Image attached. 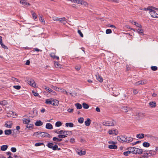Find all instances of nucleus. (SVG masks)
<instances>
[{"instance_id":"41","label":"nucleus","mask_w":158,"mask_h":158,"mask_svg":"<svg viewBox=\"0 0 158 158\" xmlns=\"http://www.w3.org/2000/svg\"><path fill=\"white\" fill-rule=\"evenodd\" d=\"M7 103V102L6 100L2 101L0 102V104L3 106L6 105Z\"/></svg>"},{"instance_id":"18","label":"nucleus","mask_w":158,"mask_h":158,"mask_svg":"<svg viewBox=\"0 0 158 158\" xmlns=\"http://www.w3.org/2000/svg\"><path fill=\"white\" fill-rule=\"evenodd\" d=\"M150 106L152 108L155 107L156 106V104L155 102H151L149 103Z\"/></svg>"},{"instance_id":"13","label":"nucleus","mask_w":158,"mask_h":158,"mask_svg":"<svg viewBox=\"0 0 158 158\" xmlns=\"http://www.w3.org/2000/svg\"><path fill=\"white\" fill-rule=\"evenodd\" d=\"M121 109L123 111H124V112L125 113H127L129 111H130L131 109L130 108L128 107H121Z\"/></svg>"},{"instance_id":"25","label":"nucleus","mask_w":158,"mask_h":158,"mask_svg":"<svg viewBox=\"0 0 158 158\" xmlns=\"http://www.w3.org/2000/svg\"><path fill=\"white\" fill-rule=\"evenodd\" d=\"M8 147V146L7 145H3L1 147V150L2 151H5L7 149Z\"/></svg>"},{"instance_id":"61","label":"nucleus","mask_w":158,"mask_h":158,"mask_svg":"<svg viewBox=\"0 0 158 158\" xmlns=\"http://www.w3.org/2000/svg\"><path fill=\"white\" fill-rule=\"evenodd\" d=\"M32 93L35 96H37L39 95L38 93L34 91H32Z\"/></svg>"},{"instance_id":"38","label":"nucleus","mask_w":158,"mask_h":158,"mask_svg":"<svg viewBox=\"0 0 158 158\" xmlns=\"http://www.w3.org/2000/svg\"><path fill=\"white\" fill-rule=\"evenodd\" d=\"M72 131H65V132L64 135H70L72 134Z\"/></svg>"},{"instance_id":"33","label":"nucleus","mask_w":158,"mask_h":158,"mask_svg":"<svg viewBox=\"0 0 158 158\" xmlns=\"http://www.w3.org/2000/svg\"><path fill=\"white\" fill-rule=\"evenodd\" d=\"M31 13L33 19H34L35 20L37 21V19L36 14L33 11L31 12Z\"/></svg>"},{"instance_id":"36","label":"nucleus","mask_w":158,"mask_h":158,"mask_svg":"<svg viewBox=\"0 0 158 158\" xmlns=\"http://www.w3.org/2000/svg\"><path fill=\"white\" fill-rule=\"evenodd\" d=\"M30 122H31L29 119H26L23 120V123L26 124V125L29 124Z\"/></svg>"},{"instance_id":"34","label":"nucleus","mask_w":158,"mask_h":158,"mask_svg":"<svg viewBox=\"0 0 158 158\" xmlns=\"http://www.w3.org/2000/svg\"><path fill=\"white\" fill-rule=\"evenodd\" d=\"M75 105L76 107L78 109H81L82 108V106L79 103H76Z\"/></svg>"},{"instance_id":"8","label":"nucleus","mask_w":158,"mask_h":158,"mask_svg":"<svg viewBox=\"0 0 158 158\" xmlns=\"http://www.w3.org/2000/svg\"><path fill=\"white\" fill-rule=\"evenodd\" d=\"M125 137L126 136L120 135L117 137V139L120 142H124V140L126 139Z\"/></svg>"},{"instance_id":"11","label":"nucleus","mask_w":158,"mask_h":158,"mask_svg":"<svg viewBox=\"0 0 158 158\" xmlns=\"http://www.w3.org/2000/svg\"><path fill=\"white\" fill-rule=\"evenodd\" d=\"M77 154L80 156L85 155L86 153V152L85 150L82 151L81 150H78L77 151Z\"/></svg>"},{"instance_id":"32","label":"nucleus","mask_w":158,"mask_h":158,"mask_svg":"<svg viewBox=\"0 0 158 158\" xmlns=\"http://www.w3.org/2000/svg\"><path fill=\"white\" fill-rule=\"evenodd\" d=\"M143 146L145 147L146 148H148L150 146V144L149 143L147 142H145L143 143Z\"/></svg>"},{"instance_id":"60","label":"nucleus","mask_w":158,"mask_h":158,"mask_svg":"<svg viewBox=\"0 0 158 158\" xmlns=\"http://www.w3.org/2000/svg\"><path fill=\"white\" fill-rule=\"evenodd\" d=\"M125 150H126L125 148L122 146L120 147L119 148V151H121L122 150L124 151Z\"/></svg>"},{"instance_id":"39","label":"nucleus","mask_w":158,"mask_h":158,"mask_svg":"<svg viewBox=\"0 0 158 158\" xmlns=\"http://www.w3.org/2000/svg\"><path fill=\"white\" fill-rule=\"evenodd\" d=\"M62 123L60 121H58L56 122L55 126L56 127H59L61 126Z\"/></svg>"},{"instance_id":"19","label":"nucleus","mask_w":158,"mask_h":158,"mask_svg":"<svg viewBox=\"0 0 158 158\" xmlns=\"http://www.w3.org/2000/svg\"><path fill=\"white\" fill-rule=\"evenodd\" d=\"M43 88L44 89L46 90L47 91L50 93L52 90V89L46 86L45 85H44L43 86Z\"/></svg>"},{"instance_id":"47","label":"nucleus","mask_w":158,"mask_h":158,"mask_svg":"<svg viewBox=\"0 0 158 158\" xmlns=\"http://www.w3.org/2000/svg\"><path fill=\"white\" fill-rule=\"evenodd\" d=\"M69 94L70 95L72 96H75L76 95V94L75 92H73L70 91L68 92Z\"/></svg>"},{"instance_id":"14","label":"nucleus","mask_w":158,"mask_h":158,"mask_svg":"<svg viewBox=\"0 0 158 158\" xmlns=\"http://www.w3.org/2000/svg\"><path fill=\"white\" fill-rule=\"evenodd\" d=\"M148 152L150 156L155 155L156 154V151L154 150H148Z\"/></svg>"},{"instance_id":"9","label":"nucleus","mask_w":158,"mask_h":158,"mask_svg":"<svg viewBox=\"0 0 158 158\" xmlns=\"http://www.w3.org/2000/svg\"><path fill=\"white\" fill-rule=\"evenodd\" d=\"M20 3L24 6H30L31 4L27 2L28 0H19Z\"/></svg>"},{"instance_id":"26","label":"nucleus","mask_w":158,"mask_h":158,"mask_svg":"<svg viewBox=\"0 0 158 158\" xmlns=\"http://www.w3.org/2000/svg\"><path fill=\"white\" fill-rule=\"evenodd\" d=\"M65 126L66 127H73L74 124L72 123H65Z\"/></svg>"},{"instance_id":"35","label":"nucleus","mask_w":158,"mask_h":158,"mask_svg":"<svg viewBox=\"0 0 158 158\" xmlns=\"http://www.w3.org/2000/svg\"><path fill=\"white\" fill-rule=\"evenodd\" d=\"M80 4L84 5V6H87L88 5V4L87 2L83 0H81V3Z\"/></svg>"},{"instance_id":"49","label":"nucleus","mask_w":158,"mask_h":158,"mask_svg":"<svg viewBox=\"0 0 158 158\" xmlns=\"http://www.w3.org/2000/svg\"><path fill=\"white\" fill-rule=\"evenodd\" d=\"M13 87L17 90H19L21 88V86L20 85H15L13 86Z\"/></svg>"},{"instance_id":"17","label":"nucleus","mask_w":158,"mask_h":158,"mask_svg":"<svg viewBox=\"0 0 158 158\" xmlns=\"http://www.w3.org/2000/svg\"><path fill=\"white\" fill-rule=\"evenodd\" d=\"M144 136V135L143 133L139 134L136 135V137L139 139H143Z\"/></svg>"},{"instance_id":"52","label":"nucleus","mask_w":158,"mask_h":158,"mask_svg":"<svg viewBox=\"0 0 158 158\" xmlns=\"http://www.w3.org/2000/svg\"><path fill=\"white\" fill-rule=\"evenodd\" d=\"M112 33V31L111 29H108L106 30V33L107 34H110Z\"/></svg>"},{"instance_id":"4","label":"nucleus","mask_w":158,"mask_h":158,"mask_svg":"<svg viewBox=\"0 0 158 158\" xmlns=\"http://www.w3.org/2000/svg\"><path fill=\"white\" fill-rule=\"evenodd\" d=\"M130 150H131V153L135 154H139L142 153V149L138 148L131 147Z\"/></svg>"},{"instance_id":"15","label":"nucleus","mask_w":158,"mask_h":158,"mask_svg":"<svg viewBox=\"0 0 158 158\" xmlns=\"http://www.w3.org/2000/svg\"><path fill=\"white\" fill-rule=\"evenodd\" d=\"M33 124L32 123H29L28 125H26V130H28L29 129H30L31 128H33Z\"/></svg>"},{"instance_id":"21","label":"nucleus","mask_w":158,"mask_h":158,"mask_svg":"<svg viewBox=\"0 0 158 158\" xmlns=\"http://www.w3.org/2000/svg\"><path fill=\"white\" fill-rule=\"evenodd\" d=\"M144 152L143 155L144 157L148 158V156H150L149 155L148 150H145L144 151Z\"/></svg>"},{"instance_id":"24","label":"nucleus","mask_w":158,"mask_h":158,"mask_svg":"<svg viewBox=\"0 0 158 158\" xmlns=\"http://www.w3.org/2000/svg\"><path fill=\"white\" fill-rule=\"evenodd\" d=\"M50 56L51 57L53 58H56L57 60L59 59V57L58 56H56L54 53H51L50 54Z\"/></svg>"},{"instance_id":"63","label":"nucleus","mask_w":158,"mask_h":158,"mask_svg":"<svg viewBox=\"0 0 158 158\" xmlns=\"http://www.w3.org/2000/svg\"><path fill=\"white\" fill-rule=\"evenodd\" d=\"M52 19H53V20L54 21H58L59 18H57V17H52Z\"/></svg>"},{"instance_id":"53","label":"nucleus","mask_w":158,"mask_h":158,"mask_svg":"<svg viewBox=\"0 0 158 158\" xmlns=\"http://www.w3.org/2000/svg\"><path fill=\"white\" fill-rule=\"evenodd\" d=\"M39 20L41 23H45V21L44 19H42L41 17H40L39 18Z\"/></svg>"},{"instance_id":"3","label":"nucleus","mask_w":158,"mask_h":158,"mask_svg":"<svg viewBox=\"0 0 158 158\" xmlns=\"http://www.w3.org/2000/svg\"><path fill=\"white\" fill-rule=\"evenodd\" d=\"M116 124V122L113 119L104 121L102 123V124L103 126L109 127L114 126Z\"/></svg>"},{"instance_id":"5","label":"nucleus","mask_w":158,"mask_h":158,"mask_svg":"<svg viewBox=\"0 0 158 158\" xmlns=\"http://www.w3.org/2000/svg\"><path fill=\"white\" fill-rule=\"evenodd\" d=\"M157 10V9H155L154 7H151L149 11V12L152 16L153 18H156L157 17V14L155 10Z\"/></svg>"},{"instance_id":"64","label":"nucleus","mask_w":158,"mask_h":158,"mask_svg":"<svg viewBox=\"0 0 158 158\" xmlns=\"http://www.w3.org/2000/svg\"><path fill=\"white\" fill-rule=\"evenodd\" d=\"M50 93L51 94L55 96L56 95V92L54 91L53 90H52V91Z\"/></svg>"},{"instance_id":"54","label":"nucleus","mask_w":158,"mask_h":158,"mask_svg":"<svg viewBox=\"0 0 158 158\" xmlns=\"http://www.w3.org/2000/svg\"><path fill=\"white\" fill-rule=\"evenodd\" d=\"M11 151L12 152H15L16 151V149L15 148L12 147L11 148Z\"/></svg>"},{"instance_id":"1","label":"nucleus","mask_w":158,"mask_h":158,"mask_svg":"<svg viewBox=\"0 0 158 158\" xmlns=\"http://www.w3.org/2000/svg\"><path fill=\"white\" fill-rule=\"evenodd\" d=\"M33 136H35L36 137L39 138H41L44 137H50V135L49 134L44 132L41 131H38L34 133Z\"/></svg>"},{"instance_id":"56","label":"nucleus","mask_w":158,"mask_h":158,"mask_svg":"<svg viewBox=\"0 0 158 158\" xmlns=\"http://www.w3.org/2000/svg\"><path fill=\"white\" fill-rule=\"evenodd\" d=\"M78 33L80 35L81 37H83V35L80 30H78Z\"/></svg>"},{"instance_id":"62","label":"nucleus","mask_w":158,"mask_h":158,"mask_svg":"<svg viewBox=\"0 0 158 158\" xmlns=\"http://www.w3.org/2000/svg\"><path fill=\"white\" fill-rule=\"evenodd\" d=\"M133 92L134 94H136L138 93V91L137 89H134Z\"/></svg>"},{"instance_id":"31","label":"nucleus","mask_w":158,"mask_h":158,"mask_svg":"<svg viewBox=\"0 0 158 158\" xmlns=\"http://www.w3.org/2000/svg\"><path fill=\"white\" fill-rule=\"evenodd\" d=\"M11 133L12 131L10 129L6 130L5 131V134L6 135H9L11 134Z\"/></svg>"},{"instance_id":"6","label":"nucleus","mask_w":158,"mask_h":158,"mask_svg":"<svg viewBox=\"0 0 158 158\" xmlns=\"http://www.w3.org/2000/svg\"><path fill=\"white\" fill-rule=\"evenodd\" d=\"M108 133L110 135H116L118 134V132L117 130L112 129L109 131Z\"/></svg>"},{"instance_id":"42","label":"nucleus","mask_w":158,"mask_h":158,"mask_svg":"<svg viewBox=\"0 0 158 158\" xmlns=\"http://www.w3.org/2000/svg\"><path fill=\"white\" fill-rule=\"evenodd\" d=\"M65 20H66V19L65 17H63L62 18H59L58 21H59L60 22L62 23L63 22H65Z\"/></svg>"},{"instance_id":"43","label":"nucleus","mask_w":158,"mask_h":158,"mask_svg":"<svg viewBox=\"0 0 158 158\" xmlns=\"http://www.w3.org/2000/svg\"><path fill=\"white\" fill-rule=\"evenodd\" d=\"M83 107L85 109H87L89 108V105L86 103H84L82 104Z\"/></svg>"},{"instance_id":"44","label":"nucleus","mask_w":158,"mask_h":158,"mask_svg":"<svg viewBox=\"0 0 158 158\" xmlns=\"http://www.w3.org/2000/svg\"><path fill=\"white\" fill-rule=\"evenodd\" d=\"M131 153V150L125 152H123V154L126 156H127Z\"/></svg>"},{"instance_id":"16","label":"nucleus","mask_w":158,"mask_h":158,"mask_svg":"<svg viewBox=\"0 0 158 158\" xmlns=\"http://www.w3.org/2000/svg\"><path fill=\"white\" fill-rule=\"evenodd\" d=\"M97 79L100 82H102L103 81V79L102 77L99 75H96Z\"/></svg>"},{"instance_id":"59","label":"nucleus","mask_w":158,"mask_h":158,"mask_svg":"<svg viewBox=\"0 0 158 158\" xmlns=\"http://www.w3.org/2000/svg\"><path fill=\"white\" fill-rule=\"evenodd\" d=\"M58 89L59 90V91L60 90V92L63 93L64 92V91L65 90L64 89L62 88H58Z\"/></svg>"},{"instance_id":"29","label":"nucleus","mask_w":158,"mask_h":158,"mask_svg":"<svg viewBox=\"0 0 158 158\" xmlns=\"http://www.w3.org/2000/svg\"><path fill=\"white\" fill-rule=\"evenodd\" d=\"M139 28H138L136 30L137 32L139 34H143V30L141 28V26L140 27H139Z\"/></svg>"},{"instance_id":"30","label":"nucleus","mask_w":158,"mask_h":158,"mask_svg":"<svg viewBox=\"0 0 158 158\" xmlns=\"http://www.w3.org/2000/svg\"><path fill=\"white\" fill-rule=\"evenodd\" d=\"M108 148L110 149H116L117 148V147L116 145H109Z\"/></svg>"},{"instance_id":"27","label":"nucleus","mask_w":158,"mask_h":158,"mask_svg":"<svg viewBox=\"0 0 158 158\" xmlns=\"http://www.w3.org/2000/svg\"><path fill=\"white\" fill-rule=\"evenodd\" d=\"M43 123L40 121H37L35 123V125L37 126H39L43 125Z\"/></svg>"},{"instance_id":"46","label":"nucleus","mask_w":158,"mask_h":158,"mask_svg":"<svg viewBox=\"0 0 158 158\" xmlns=\"http://www.w3.org/2000/svg\"><path fill=\"white\" fill-rule=\"evenodd\" d=\"M53 144L52 143H48L47 146L49 148H52Z\"/></svg>"},{"instance_id":"51","label":"nucleus","mask_w":158,"mask_h":158,"mask_svg":"<svg viewBox=\"0 0 158 158\" xmlns=\"http://www.w3.org/2000/svg\"><path fill=\"white\" fill-rule=\"evenodd\" d=\"M81 0H73V2L80 4Z\"/></svg>"},{"instance_id":"12","label":"nucleus","mask_w":158,"mask_h":158,"mask_svg":"<svg viewBox=\"0 0 158 158\" xmlns=\"http://www.w3.org/2000/svg\"><path fill=\"white\" fill-rule=\"evenodd\" d=\"M125 139V140H124V142H126L127 143H129L131 142H132L133 140V138L132 137H127L126 136Z\"/></svg>"},{"instance_id":"57","label":"nucleus","mask_w":158,"mask_h":158,"mask_svg":"<svg viewBox=\"0 0 158 158\" xmlns=\"http://www.w3.org/2000/svg\"><path fill=\"white\" fill-rule=\"evenodd\" d=\"M1 46L4 48L5 49H7V46H6V45H5L3 43H2V44H0Z\"/></svg>"},{"instance_id":"58","label":"nucleus","mask_w":158,"mask_h":158,"mask_svg":"<svg viewBox=\"0 0 158 158\" xmlns=\"http://www.w3.org/2000/svg\"><path fill=\"white\" fill-rule=\"evenodd\" d=\"M51 87L53 89H54V90H57V89H58V88L56 87V86H54L53 85H52L51 86Z\"/></svg>"},{"instance_id":"40","label":"nucleus","mask_w":158,"mask_h":158,"mask_svg":"<svg viewBox=\"0 0 158 158\" xmlns=\"http://www.w3.org/2000/svg\"><path fill=\"white\" fill-rule=\"evenodd\" d=\"M78 122L80 123H82L84 122V118L83 117H80L78 119Z\"/></svg>"},{"instance_id":"45","label":"nucleus","mask_w":158,"mask_h":158,"mask_svg":"<svg viewBox=\"0 0 158 158\" xmlns=\"http://www.w3.org/2000/svg\"><path fill=\"white\" fill-rule=\"evenodd\" d=\"M44 145V143H37L35 144V146L36 147Z\"/></svg>"},{"instance_id":"50","label":"nucleus","mask_w":158,"mask_h":158,"mask_svg":"<svg viewBox=\"0 0 158 158\" xmlns=\"http://www.w3.org/2000/svg\"><path fill=\"white\" fill-rule=\"evenodd\" d=\"M151 69L153 71H156L157 70V67L156 66H152L151 67Z\"/></svg>"},{"instance_id":"20","label":"nucleus","mask_w":158,"mask_h":158,"mask_svg":"<svg viewBox=\"0 0 158 158\" xmlns=\"http://www.w3.org/2000/svg\"><path fill=\"white\" fill-rule=\"evenodd\" d=\"M46 128L49 129H52L53 128L52 125L50 123H47L46 124Z\"/></svg>"},{"instance_id":"22","label":"nucleus","mask_w":158,"mask_h":158,"mask_svg":"<svg viewBox=\"0 0 158 158\" xmlns=\"http://www.w3.org/2000/svg\"><path fill=\"white\" fill-rule=\"evenodd\" d=\"M144 84H145V83L144 81H140L135 83V85H139Z\"/></svg>"},{"instance_id":"2","label":"nucleus","mask_w":158,"mask_h":158,"mask_svg":"<svg viewBox=\"0 0 158 158\" xmlns=\"http://www.w3.org/2000/svg\"><path fill=\"white\" fill-rule=\"evenodd\" d=\"M45 103L47 104L52 105L54 106H58L59 104V101L57 100L51 98L46 99Z\"/></svg>"},{"instance_id":"48","label":"nucleus","mask_w":158,"mask_h":158,"mask_svg":"<svg viewBox=\"0 0 158 158\" xmlns=\"http://www.w3.org/2000/svg\"><path fill=\"white\" fill-rule=\"evenodd\" d=\"M58 137L59 138H64L67 137V136L65 135L60 134L58 135Z\"/></svg>"},{"instance_id":"10","label":"nucleus","mask_w":158,"mask_h":158,"mask_svg":"<svg viewBox=\"0 0 158 158\" xmlns=\"http://www.w3.org/2000/svg\"><path fill=\"white\" fill-rule=\"evenodd\" d=\"M12 125V123L11 121H7L5 124V127L8 128H11Z\"/></svg>"},{"instance_id":"7","label":"nucleus","mask_w":158,"mask_h":158,"mask_svg":"<svg viewBox=\"0 0 158 158\" xmlns=\"http://www.w3.org/2000/svg\"><path fill=\"white\" fill-rule=\"evenodd\" d=\"M27 83L29 85L32 87H35L36 86V83L32 79L28 80H27Z\"/></svg>"},{"instance_id":"37","label":"nucleus","mask_w":158,"mask_h":158,"mask_svg":"<svg viewBox=\"0 0 158 158\" xmlns=\"http://www.w3.org/2000/svg\"><path fill=\"white\" fill-rule=\"evenodd\" d=\"M53 140L56 142H60L62 141V139L60 138H58L56 137H54L53 138Z\"/></svg>"},{"instance_id":"23","label":"nucleus","mask_w":158,"mask_h":158,"mask_svg":"<svg viewBox=\"0 0 158 158\" xmlns=\"http://www.w3.org/2000/svg\"><path fill=\"white\" fill-rule=\"evenodd\" d=\"M90 123V120L89 118H87V120L85 122V125L87 126H89Z\"/></svg>"},{"instance_id":"28","label":"nucleus","mask_w":158,"mask_h":158,"mask_svg":"<svg viewBox=\"0 0 158 158\" xmlns=\"http://www.w3.org/2000/svg\"><path fill=\"white\" fill-rule=\"evenodd\" d=\"M131 23L138 27H141V25L140 24L137 23L136 22L134 21H131Z\"/></svg>"},{"instance_id":"55","label":"nucleus","mask_w":158,"mask_h":158,"mask_svg":"<svg viewBox=\"0 0 158 158\" xmlns=\"http://www.w3.org/2000/svg\"><path fill=\"white\" fill-rule=\"evenodd\" d=\"M58 148V146L57 145H55L54 146H53L52 149L53 150H55L57 149Z\"/></svg>"}]
</instances>
